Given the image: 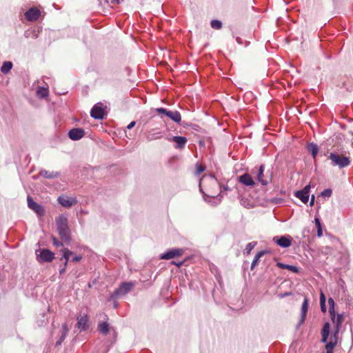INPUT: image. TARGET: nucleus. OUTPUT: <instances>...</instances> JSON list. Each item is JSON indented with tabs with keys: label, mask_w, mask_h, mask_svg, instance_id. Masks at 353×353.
Masks as SVG:
<instances>
[{
	"label": "nucleus",
	"mask_w": 353,
	"mask_h": 353,
	"mask_svg": "<svg viewBox=\"0 0 353 353\" xmlns=\"http://www.w3.org/2000/svg\"><path fill=\"white\" fill-rule=\"evenodd\" d=\"M310 190V185H307L301 191L305 194H309Z\"/></svg>",
	"instance_id": "nucleus-43"
},
{
	"label": "nucleus",
	"mask_w": 353,
	"mask_h": 353,
	"mask_svg": "<svg viewBox=\"0 0 353 353\" xmlns=\"http://www.w3.org/2000/svg\"><path fill=\"white\" fill-rule=\"evenodd\" d=\"M314 199H315L314 195H312L311 199H310V206H312L314 205Z\"/></svg>",
	"instance_id": "nucleus-48"
},
{
	"label": "nucleus",
	"mask_w": 353,
	"mask_h": 353,
	"mask_svg": "<svg viewBox=\"0 0 353 353\" xmlns=\"http://www.w3.org/2000/svg\"><path fill=\"white\" fill-rule=\"evenodd\" d=\"M85 131L82 128H73L68 132V137L73 141H78L83 137Z\"/></svg>",
	"instance_id": "nucleus-9"
},
{
	"label": "nucleus",
	"mask_w": 353,
	"mask_h": 353,
	"mask_svg": "<svg viewBox=\"0 0 353 353\" xmlns=\"http://www.w3.org/2000/svg\"><path fill=\"white\" fill-rule=\"evenodd\" d=\"M210 24L211 27L216 30H219L222 27L221 21L216 19L211 21Z\"/></svg>",
	"instance_id": "nucleus-34"
},
{
	"label": "nucleus",
	"mask_w": 353,
	"mask_h": 353,
	"mask_svg": "<svg viewBox=\"0 0 353 353\" xmlns=\"http://www.w3.org/2000/svg\"><path fill=\"white\" fill-rule=\"evenodd\" d=\"M54 259V254L48 249H42L37 254V260L39 262H51Z\"/></svg>",
	"instance_id": "nucleus-3"
},
{
	"label": "nucleus",
	"mask_w": 353,
	"mask_h": 353,
	"mask_svg": "<svg viewBox=\"0 0 353 353\" xmlns=\"http://www.w3.org/2000/svg\"><path fill=\"white\" fill-rule=\"evenodd\" d=\"M241 201H242V204H243L245 207H246L247 208H250L252 207V205H251L250 204H249V203L245 204V201H244L243 199H242V200H241Z\"/></svg>",
	"instance_id": "nucleus-46"
},
{
	"label": "nucleus",
	"mask_w": 353,
	"mask_h": 353,
	"mask_svg": "<svg viewBox=\"0 0 353 353\" xmlns=\"http://www.w3.org/2000/svg\"><path fill=\"white\" fill-rule=\"evenodd\" d=\"M323 235L322 228L317 229V236L321 237Z\"/></svg>",
	"instance_id": "nucleus-47"
},
{
	"label": "nucleus",
	"mask_w": 353,
	"mask_h": 353,
	"mask_svg": "<svg viewBox=\"0 0 353 353\" xmlns=\"http://www.w3.org/2000/svg\"><path fill=\"white\" fill-rule=\"evenodd\" d=\"M276 266L281 269H287L290 270L292 272L298 273L299 272V268L296 266L285 264L281 262H278L276 263Z\"/></svg>",
	"instance_id": "nucleus-21"
},
{
	"label": "nucleus",
	"mask_w": 353,
	"mask_h": 353,
	"mask_svg": "<svg viewBox=\"0 0 353 353\" xmlns=\"http://www.w3.org/2000/svg\"><path fill=\"white\" fill-rule=\"evenodd\" d=\"M52 243L56 247H59L63 245V243L59 241L57 238L52 237Z\"/></svg>",
	"instance_id": "nucleus-40"
},
{
	"label": "nucleus",
	"mask_w": 353,
	"mask_h": 353,
	"mask_svg": "<svg viewBox=\"0 0 353 353\" xmlns=\"http://www.w3.org/2000/svg\"><path fill=\"white\" fill-rule=\"evenodd\" d=\"M37 94L40 98H45L48 95V90L44 87H39L37 91Z\"/></svg>",
	"instance_id": "nucleus-32"
},
{
	"label": "nucleus",
	"mask_w": 353,
	"mask_h": 353,
	"mask_svg": "<svg viewBox=\"0 0 353 353\" xmlns=\"http://www.w3.org/2000/svg\"><path fill=\"white\" fill-rule=\"evenodd\" d=\"M90 115L94 119H101L104 116V110L99 104H96L92 108Z\"/></svg>",
	"instance_id": "nucleus-13"
},
{
	"label": "nucleus",
	"mask_w": 353,
	"mask_h": 353,
	"mask_svg": "<svg viewBox=\"0 0 353 353\" xmlns=\"http://www.w3.org/2000/svg\"><path fill=\"white\" fill-rule=\"evenodd\" d=\"M330 315V317H331V319H332L333 323L336 326V330L334 335L336 336L338 334V332L341 326V324L343 322V314H339L336 316V314L334 312Z\"/></svg>",
	"instance_id": "nucleus-10"
},
{
	"label": "nucleus",
	"mask_w": 353,
	"mask_h": 353,
	"mask_svg": "<svg viewBox=\"0 0 353 353\" xmlns=\"http://www.w3.org/2000/svg\"><path fill=\"white\" fill-rule=\"evenodd\" d=\"M208 181L212 185H217V181H216V179L214 178V176H203L201 181H200V183H199V187H200V190L202 192V189H201V185L203 183H204L205 181Z\"/></svg>",
	"instance_id": "nucleus-24"
},
{
	"label": "nucleus",
	"mask_w": 353,
	"mask_h": 353,
	"mask_svg": "<svg viewBox=\"0 0 353 353\" xmlns=\"http://www.w3.org/2000/svg\"><path fill=\"white\" fill-rule=\"evenodd\" d=\"M40 175L46 178V179H53L58 176V172H50L47 170H41L40 172Z\"/></svg>",
	"instance_id": "nucleus-30"
},
{
	"label": "nucleus",
	"mask_w": 353,
	"mask_h": 353,
	"mask_svg": "<svg viewBox=\"0 0 353 353\" xmlns=\"http://www.w3.org/2000/svg\"><path fill=\"white\" fill-rule=\"evenodd\" d=\"M183 250L182 249H172L165 253H163L161 256V259H171L174 258L176 256H180L183 254Z\"/></svg>",
	"instance_id": "nucleus-12"
},
{
	"label": "nucleus",
	"mask_w": 353,
	"mask_h": 353,
	"mask_svg": "<svg viewBox=\"0 0 353 353\" xmlns=\"http://www.w3.org/2000/svg\"><path fill=\"white\" fill-rule=\"evenodd\" d=\"M98 330L101 334L106 335L110 332V327L107 322H99Z\"/></svg>",
	"instance_id": "nucleus-20"
},
{
	"label": "nucleus",
	"mask_w": 353,
	"mask_h": 353,
	"mask_svg": "<svg viewBox=\"0 0 353 353\" xmlns=\"http://www.w3.org/2000/svg\"><path fill=\"white\" fill-rule=\"evenodd\" d=\"M81 259H82L81 255H76L72 257V259H71V261L79 262L81 260Z\"/></svg>",
	"instance_id": "nucleus-42"
},
{
	"label": "nucleus",
	"mask_w": 353,
	"mask_h": 353,
	"mask_svg": "<svg viewBox=\"0 0 353 353\" xmlns=\"http://www.w3.org/2000/svg\"><path fill=\"white\" fill-rule=\"evenodd\" d=\"M330 329V323H325L323 327V329L321 331V334L329 336Z\"/></svg>",
	"instance_id": "nucleus-36"
},
{
	"label": "nucleus",
	"mask_w": 353,
	"mask_h": 353,
	"mask_svg": "<svg viewBox=\"0 0 353 353\" xmlns=\"http://www.w3.org/2000/svg\"><path fill=\"white\" fill-rule=\"evenodd\" d=\"M273 241L276 242L280 247L286 248L292 245V239L290 236H282L281 237L275 236Z\"/></svg>",
	"instance_id": "nucleus-7"
},
{
	"label": "nucleus",
	"mask_w": 353,
	"mask_h": 353,
	"mask_svg": "<svg viewBox=\"0 0 353 353\" xmlns=\"http://www.w3.org/2000/svg\"><path fill=\"white\" fill-rule=\"evenodd\" d=\"M62 256L60 260L65 259L64 265L65 266L68 265V263L70 260V256L74 254L73 252L70 251L68 248H63L62 250Z\"/></svg>",
	"instance_id": "nucleus-19"
},
{
	"label": "nucleus",
	"mask_w": 353,
	"mask_h": 353,
	"mask_svg": "<svg viewBox=\"0 0 353 353\" xmlns=\"http://www.w3.org/2000/svg\"><path fill=\"white\" fill-rule=\"evenodd\" d=\"M203 198H204V199H205V201H207L206 197H210V196H208V195H207V194H204L203 192ZM212 196V197H215V196H214V195H213V196Z\"/></svg>",
	"instance_id": "nucleus-51"
},
{
	"label": "nucleus",
	"mask_w": 353,
	"mask_h": 353,
	"mask_svg": "<svg viewBox=\"0 0 353 353\" xmlns=\"http://www.w3.org/2000/svg\"><path fill=\"white\" fill-rule=\"evenodd\" d=\"M328 159L331 161L332 166H337L340 169L347 167L350 164V158L341 154L338 151L334 150L330 152Z\"/></svg>",
	"instance_id": "nucleus-2"
},
{
	"label": "nucleus",
	"mask_w": 353,
	"mask_h": 353,
	"mask_svg": "<svg viewBox=\"0 0 353 353\" xmlns=\"http://www.w3.org/2000/svg\"><path fill=\"white\" fill-rule=\"evenodd\" d=\"M181 263H180L176 264V265H177V266H179V265H181Z\"/></svg>",
	"instance_id": "nucleus-54"
},
{
	"label": "nucleus",
	"mask_w": 353,
	"mask_h": 353,
	"mask_svg": "<svg viewBox=\"0 0 353 353\" xmlns=\"http://www.w3.org/2000/svg\"><path fill=\"white\" fill-rule=\"evenodd\" d=\"M256 245V242H255V241H252V242H250L248 244H247L245 249L244 250L245 253H246L247 254H249L251 252V251L254 248Z\"/></svg>",
	"instance_id": "nucleus-33"
},
{
	"label": "nucleus",
	"mask_w": 353,
	"mask_h": 353,
	"mask_svg": "<svg viewBox=\"0 0 353 353\" xmlns=\"http://www.w3.org/2000/svg\"><path fill=\"white\" fill-rule=\"evenodd\" d=\"M325 302H326L325 295L324 294V293L323 292H321V294H320V306H321V312H323V313L326 312V311H327V307H326Z\"/></svg>",
	"instance_id": "nucleus-28"
},
{
	"label": "nucleus",
	"mask_w": 353,
	"mask_h": 353,
	"mask_svg": "<svg viewBox=\"0 0 353 353\" xmlns=\"http://www.w3.org/2000/svg\"><path fill=\"white\" fill-rule=\"evenodd\" d=\"M66 268H67V266H65V265H64L63 267L59 270L60 274H62L65 272Z\"/></svg>",
	"instance_id": "nucleus-49"
},
{
	"label": "nucleus",
	"mask_w": 353,
	"mask_h": 353,
	"mask_svg": "<svg viewBox=\"0 0 353 353\" xmlns=\"http://www.w3.org/2000/svg\"><path fill=\"white\" fill-rule=\"evenodd\" d=\"M170 111L171 110H167L163 108H158L156 109V112L159 114H163V115H165L166 117H168V114H169Z\"/></svg>",
	"instance_id": "nucleus-37"
},
{
	"label": "nucleus",
	"mask_w": 353,
	"mask_h": 353,
	"mask_svg": "<svg viewBox=\"0 0 353 353\" xmlns=\"http://www.w3.org/2000/svg\"><path fill=\"white\" fill-rule=\"evenodd\" d=\"M290 293L287 292V293H285V294H281L280 296H281V297H284V296H288V295H290Z\"/></svg>",
	"instance_id": "nucleus-52"
},
{
	"label": "nucleus",
	"mask_w": 353,
	"mask_h": 353,
	"mask_svg": "<svg viewBox=\"0 0 353 353\" xmlns=\"http://www.w3.org/2000/svg\"><path fill=\"white\" fill-rule=\"evenodd\" d=\"M295 196L299 198L303 203H307L309 200L310 194H305L301 190L296 191L294 194Z\"/></svg>",
	"instance_id": "nucleus-25"
},
{
	"label": "nucleus",
	"mask_w": 353,
	"mask_h": 353,
	"mask_svg": "<svg viewBox=\"0 0 353 353\" xmlns=\"http://www.w3.org/2000/svg\"><path fill=\"white\" fill-rule=\"evenodd\" d=\"M57 230L61 239L65 241H70V230L68 227V221L66 216H59L56 220Z\"/></svg>",
	"instance_id": "nucleus-1"
},
{
	"label": "nucleus",
	"mask_w": 353,
	"mask_h": 353,
	"mask_svg": "<svg viewBox=\"0 0 353 353\" xmlns=\"http://www.w3.org/2000/svg\"><path fill=\"white\" fill-rule=\"evenodd\" d=\"M41 15V11L35 8H31L25 12V17L29 21H37Z\"/></svg>",
	"instance_id": "nucleus-8"
},
{
	"label": "nucleus",
	"mask_w": 353,
	"mask_h": 353,
	"mask_svg": "<svg viewBox=\"0 0 353 353\" xmlns=\"http://www.w3.org/2000/svg\"><path fill=\"white\" fill-rule=\"evenodd\" d=\"M69 332V329L66 323L62 325L61 330V336L59 339L56 342V346L60 345L61 343L65 340L68 333Z\"/></svg>",
	"instance_id": "nucleus-18"
},
{
	"label": "nucleus",
	"mask_w": 353,
	"mask_h": 353,
	"mask_svg": "<svg viewBox=\"0 0 353 353\" xmlns=\"http://www.w3.org/2000/svg\"><path fill=\"white\" fill-rule=\"evenodd\" d=\"M28 205L29 208H30L34 212H35L37 213V214L39 215V216H42L44 215V213H45L44 208L41 205H39V203L35 202L30 196L28 197Z\"/></svg>",
	"instance_id": "nucleus-6"
},
{
	"label": "nucleus",
	"mask_w": 353,
	"mask_h": 353,
	"mask_svg": "<svg viewBox=\"0 0 353 353\" xmlns=\"http://www.w3.org/2000/svg\"><path fill=\"white\" fill-rule=\"evenodd\" d=\"M77 327L81 331H85L88 328V319L87 316H83L78 319Z\"/></svg>",
	"instance_id": "nucleus-16"
},
{
	"label": "nucleus",
	"mask_w": 353,
	"mask_h": 353,
	"mask_svg": "<svg viewBox=\"0 0 353 353\" xmlns=\"http://www.w3.org/2000/svg\"><path fill=\"white\" fill-rule=\"evenodd\" d=\"M100 3H102V1H104L105 3L108 4H118L120 3V0H98Z\"/></svg>",
	"instance_id": "nucleus-39"
},
{
	"label": "nucleus",
	"mask_w": 353,
	"mask_h": 353,
	"mask_svg": "<svg viewBox=\"0 0 353 353\" xmlns=\"http://www.w3.org/2000/svg\"><path fill=\"white\" fill-rule=\"evenodd\" d=\"M133 285H134L132 283H122L120 287L114 291L112 296L117 297L128 294L130 291H131Z\"/></svg>",
	"instance_id": "nucleus-4"
},
{
	"label": "nucleus",
	"mask_w": 353,
	"mask_h": 353,
	"mask_svg": "<svg viewBox=\"0 0 353 353\" xmlns=\"http://www.w3.org/2000/svg\"><path fill=\"white\" fill-rule=\"evenodd\" d=\"M57 201L59 204L65 208H70L77 203L76 198L62 195L58 197Z\"/></svg>",
	"instance_id": "nucleus-5"
},
{
	"label": "nucleus",
	"mask_w": 353,
	"mask_h": 353,
	"mask_svg": "<svg viewBox=\"0 0 353 353\" xmlns=\"http://www.w3.org/2000/svg\"><path fill=\"white\" fill-rule=\"evenodd\" d=\"M168 117H169L172 121L179 123L181 121V116L179 112L174 110L170 111L169 114H168Z\"/></svg>",
	"instance_id": "nucleus-22"
},
{
	"label": "nucleus",
	"mask_w": 353,
	"mask_h": 353,
	"mask_svg": "<svg viewBox=\"0 0 353 353\" xmlns=\"http://www.w3.org/2000/svg\"><path fill=\"white\" fill-rule=\"evenodd\" d=\"M308 310V299L307 298H305L304 301L302 303L301 306V318L299 321V325H301L304 323L306 317V314Z\"/></svg>",
	"instance_id": "nucleus-15"
},
{
	"label": "nucleus",
	"mask_w": 353,
	"mask_h": 353,
	"mask_svg": "<svg viewBox=\"0 0 353 353\" xmlns=\"http://www.w3.org/2000/svg\"><path fill=\"white\" fill-rule=\"evenodd\" d=\"M205 168L201 165H196V174H199L204 171Z\"/></svg>",
	"instance_id": "nucleus-41"
},
{
	"label": "nucleus",
	"mask_w": 353,
	"mask_h": 353,
	"mask_svg": "<svg viewBox=\"0 0 353 353\" xmlns=\"http://www.w3.org/2000/svg\"><path fill=\"white\" fill-rule=\"evenodd\" d=\"M263 172H264V165H261L259 168V170H258V173L256 174V177H257V179L259 182L261 183V184L263 185H267L268 183V181H264L263 179Z\"/></svg>",
	"instance_id": "nucleus-26"
},
{
	"label": "nucleus",
	"mask_w": 353,
	"mask_h": 353,
	"mask_svg": "<svg viewBox=\"0 0 353 353\" xmlns=\"http://www.w3.org/2000/svg\"><path fill=\"white\" fill-rule=\"evenodd\" d=\"M334 337H335L334 341H330L326 344V345H325L326 353H333V349L337 343L336 336L334 335Z\"/></svg>",
	"instance_id": "nucleus-31"
},
{
	"label": "nucleus",
	"mask_w": 353,
	"mask_h": 353,
	"mask_svg": "<svg viewBox=\"0 0 353 353\" xmlns=\"http://www.w3.org/2000/svg\"><path fill=\"white\" fill-rule=\"evenodd\" d=\"M135 124H136V122H135L134 121H133L130 122V123L128 125L127 128H128V130H130V129H132V128H134V127Z\"/></svg>",
	"instance_id": "nucleus-45"
},
{
	"label": "nucleus",
	"mask_w": 353,
	"mask_h": 353,
	"mask_svg": "<svg viewBox=\"0 0 353 353\" xmlns=\"http://www.w3.org/2000/svg\"><path fill=\"white\" fill-rule=\"evenodd\" d=\"M239 181L247 186H254L255 184L252 176L248 174H244L239 178Z\"/></svg>",
	"instance_id": "nucleus-17"
},
{
	"label": "nucleus",
	"mask_w": 353,
	"mask_h": 353,
	"mask_svg": "<svg viewBox=\"0 0 353 353\" xmlns=\"http://www.w3.org/2000/svg\"><path fill=\"white\" fill-rule=\"evenodd\" d=\"M314 222H315V225H316V226L317 229H318V228H321V222H320V220H319V218H316H316L314 219Z\"/></svg>",
	"instance_id": "nucleus-44"
},
{
	"label": "nucleus",
	"mask_w": 353,
	"mask_h": 353,
	"mask_svg": "<svg viewBox=\"0 0 353 353\" xmlns=\"http://www.w3.org/2000/svg\"><path fill=\"white\" fill-rule=\"evenodd\" d=\"M307 150L312 154L313 159H315L319 152L318 145L316 143H310L307 145Z\"/></svg>",
	"instance_id": "nucleus-23"
},
{
	"label": "nucleus",
	"mask_w": 353,
	"mask_h": 353,
	"mask_svg": "<svg viewBox=\"0 0 353 353\" xmlns=\"http://www.w3.org/2000/svg\"><path fill=\"white\" fill-rule=\"evenodd\" d=\"M223 189L225 190H228V188L227 187H223Z\"/></svg>",
	"instance_id": "nucleus-53"
},
{
	"label": "nucleus",
	"mask_w": 353,
	"mask_h": 353,
	"mask_svg": "<svg viewBox=\"0 0 353 353\" xmlns=\"http://www.w3.org/2000/svg\"><path fill=\"white\" fill-rule=\"evenodd\" d=\"M327 338H328V336L327 335H322V339H321V341L323 343H325L327 340Z\"/></svg>",
	"instance_id": "nucleus-50"
},
{
	"label": "nucleus",
	"mask_w": 353,
	"mask_h": 353,
	"mask_svg": "<svg viewBox=\"0 0 353 353\" xmlns=\"http://www.w3.org/2000/svg\"><path fill=\"white\" fill-rule=\"evenodd\" d=\"M328 305H329V312H330V314H332V313H334L335 312V310H334V305H335V303H334V301L332 298H329L328 299Z\"/></svg>",
	"instance_id": "nucleus-35"
},
{
	"label": "nucleus",
	"mask_w": 353,
	"mask_h": 353,
	"mask_svg": "<svg viewBox=\"0 0 353 353\" xmlns=\"http://www.w3.org/2000/svg\"><path fill=\"white\" fill-rule=\"evenodd\" d=\"M12 68V63L10 61H5L1 67V71L3 74H7Z\"/></svg>",
	"instance_id": "nucleus-29"
},
{
	"label": "nucleus",
	"mask_w": 353,
	"mask_h": 353,
	"mask_svg": "<svg viewBox=\"0 0 353 353\" xmlns=\"http://www.w3.org/2000/svg\"><path fill=\"white\" fill-rule=\"evenodd\" d=\"M332 190L330 188H327V189H325L322 192H321V196L324 198L325 197H330L332 196Z\"/></svg>",
	"instance_id": "nucleus-38"
},
{
	"label": "nucleus",
	"mask_w": 353,
	"mask_h": 353,
	"mask_svg": "<svg viewBox=\"0 0 353 353\" xmlns=\"http://www.w3.org/2000/svg\"><path fill=\"white\" fill-rule=\"evenodd\" d=\"M265 254V251L264 250H262V251H260L259 252L256 256H254V260L252 261V264H251V270H253L255 266L257 265L259 259Z\"/></svg>",
	"instance_id": "nucleus-27"
},
{
	"label": "nucleus",
	"mask_w": 353,
	"mask_h": 353,
	"mask_svg": "<svg viewBox=\"0 0 353 353\" xmlns=\"http://www.w3.org/2000/svg\"><path fill=\"white\" fill-rule=\"evenodd\" d=\"M168 140L174 141L176 143L174 147L176 149L184 148L188 141L185 137L180 136H174L171 139H168Z\"/></svg>",
	"instance_id": "nucleus-11"
},
{
	"label": "nucleus",
	"mask_w": 353,
	"mask_h": 353,
	"mask_svg": "<svg viewBox=\"0 0 353 353\" xmlns=\"http://www.w3.org/2000/svg\"><path fill=\"white\" fill-rule=\"evenodd\" d=\"M145 136L147 140L149 141L159 139L163 137L161 132L156 130L155 129L148 130L145 132Z\"/></svg>",
	"instance_id": "nucleus-14"
}]
</instances>
